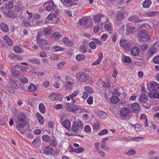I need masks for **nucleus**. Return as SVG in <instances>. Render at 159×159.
<instances>
[{"label":"nucleus","mask_w":159,"mask_h":159,"mask_svg":"<svg viewBox=\"0 0 159 159\" xmlns=\"http://www.w3.org/2000/svg\"><path fill=\"white\" fill-rule=\"evenodd\" d=\"M36 39L37 43L40 48L43 49H46L48 51L50 49V47H47L48 44V42L44 39H40L39 37V34L37 36Z\"/></svg>","instance_id":"1"},{"label":"nucleus","mask_w":159,"mask_h":159,"mask_svg":"<svg viewBox=\"0 0 159 159\" xmlns=\"http://www.w3.org/2000/svg\"><path fill=\"white\" fill-rule=\"evenodd\" d=\"M120 46L123 48L125 51H129L131 47L130 42L128 40L121 39L120 42Z\"/></svg>","instance_id":"2"},{"label":"nucleus","mask_w":159,"mask_h":159,"mask_svg":"<svg viewBox=\"0 0 159 159\" xmlns=\"http://www.w3.org/2000/svg\"><path fill=\"white\" fill-rule=\"evenodd\" d=\"M25 115L23 113H20L19 115L18 125H16V127L18 126V128H19V126L24 127L25 126L26 123L25 119Z\"/></svg>","instance_id":"3"},{"label":"nucleus","mask_w":159,"mask_h":159,"mask_svg":"<svg viewBox=\"0 0 159 159\" xmlns=\"http://www.w3.org/2000/svg\"><path fill=\"white\" fill-rule=\"evenodd\" d=\"M88 75L85 72L80 71L76 74V78L78 81L82 82L86 81Z\"/></svg>","instance_id":"4"},{"label":"nucleus","mask_w":159,"mask_h":159,"mask_svg":"<svg viewBox=\"0 0 159 159\" xmlns=\"http://www.w3.org/2000/svg\"><path fill=\"white\" fill-rule=\"evenodd\" d=\"M147 32V31L145 30H142L138 32V35L140 37L139 39L140 41L146 40L149 39Z\"/></svg>","instance_id":"5"},{"label":"nucleus","mask_w":159,"mask_h":159,"mask_svg":"<svg viewBox=\"0 0 159 159\" xmlns=\"http://www.w3.org/2000/svg\"><path fill=\"white\" fill-rule=\"evenodd\" d=\"M66 82L64 84V88L66 90L71 89L73 84V80L71 78L67 77L66 78Z\"/></svg>","instance_id":"6"},{"label":"nucleus","mask_w":159,"mask_h":159,"mask_svg":"<svg viewBox=\"0 0 159 159\" xmlns=\"http://www.w3.org/2000/svg\"><path fill=\"white\" fill-rule=\"evenodd\" d=\"M47 5L46 7V10L48 11H52L56 8V6L54 5L53 2H46L44 4V6Z\"/></svg>","instance_id":"7"},{"label":"nucleus","mask_w":159,"mask_h":159,"mask_svg":"<svg viewBox=\"0 0 159 159\" xmlns=\"http://www.w3.org/2000/svg\"><path fill=\"white\" fill-rule=\"evenodd\" d=\"M50 97L52 100H61L62 99L63 96L57 93H52L51 94Z\"/></svg>","instance_id":"8"},{"label":"nucleus","mask_w":159,"mask_h":159,"mask_svg":"<svg viewBox=\"0 0 159 159\" xmlns=\"http://www.w3.org/2000/svg\"><path fill=\"white\" fill-rule=\"evenodd\" d=\"M129 109L127 107L122 108L120 110L121 117L123 119L125 118L126 116L129 115Z\"/></svg>","instance_id":"9"},{"label":"nucleus","mask_w":159,"mask_h":159,"mask_svg":"<svg viewBox=\"0 0 159 159\" xmlns=\"http://www.w3.org/2000/svg\"><path fill=\"white\" fill-rule=\"evenodd\" d=\"M79 92L78 91H74L72 93L70 94L69 96L66 97V98L67 101H70V98L72 100V103H74L75 102V101L74 99L73 98L76 96Z\"/></svg>","instance_id":"10"},{"label":"nucleus","mask_w":159,"mask_h":159,"mask_svg":"<svg viewBox=\"0 0 159 159\" xmlns=\"http://www.w3.org/2000/svg\"><path fill=\"white\" fill-rule=\"evenodd\" d=\"M131 108L133 111L136 113H138L140 111V107L136 102H135L132 105Z\"/></svg>","instance_id":"11"},{"label":"nucleus","mask_w":159,"mask_h":159,"mask_svg":"<svg viewBox=\"0 0 159 159\" xmlns=\"http://www.w3.org/2000/svg\"><path fill=\"white\" fill-rule=\"evenodd\" d=\"M54 152L53 149L48 146L45 147L43 149V153L47 155H51Z\"/></svg>","instance_id":"12"},{"label":"nucleus","mask_w":159,"mask_h":159,"mask_svg":"<svg viewBox=\"0 0 159 159\" xmlns=\"http://www.w3.org/2000/svg\"><path fill=\"white\" fill-rule=\"evenodd\" d=\"M159 13L158 11H149L145 12L143 15L145 16L152 17L157 15Z\"/></svg>","instance_id":"13"},{"label":"nucleus","mask_w":159,"mask_h":159,"mask_svg":"<svg viewBox=\"0 0 159 159\" xmlns=\"http://www.w3.org/2000/svg\"><path fill=\"white\" fill-rule=\"evenodd\" d=\"M3 39L5 42L10 46L13 45V43L12 40L7 35L5 36Z\"/></svg>","instance_id":"14"},{"label":"nucleus","mask_w":159,"mask_h":159,"mask_svg":"<svg viewBox=\"0 0 159 159\" xmlns=\"http://www.w3.org/2000/svg\"><path fill=\"white\" fill-rule=\"evenodd\" d=\"M118 1L117 5V7L118 9L122 8L126 5V4L124 2L125 0H118Z\"/></svg>","instance_id":"15"},{"label":"nucleus","mask_w":159,"mask_h":159,"mask_svg":"<svg viewBox=\"0 0 159 159\" xmlns=\"http://www.w3.org/2000/svg\"><path fill=\"white\" fill-rule=\"evenodd\" d=\"M139 50L137 47L133 48L131 50V54L133 56H137L139 53Z\"/></svg>","instance_id":"16"},{"label":"nucleus","mask_w":159,"mask_h":159,"mask_svg":"<svg viewBox=\"0 0 159 159\" xmlns=\"http://www.w3.org/2000/svg\"><path fill=\"white\" fill-rule=\"evenodd\" d=\"M96 113L102 119H105L107 116V114L102 111H97Z\"/></svg>","instance_id":"17"},{"label":"nucleus","mask_w":159,"mask_h":159,"mask_svg":"<svg viewBox=\"0 0 159 159\" xmlns=\"http://www.w3.org/2000/svg\"><path fill=\"white\" fill-rule=\"evenodd\" d=\"M103 54L102 53H100L98 55V58L95 61L93 62V65H95L99 64L101 62L102 59L103 58Z\"/></svg>","instance_id":"18"},{"label":"nucleus","mask_w":159,"mask_h":159,"mask_svg":"<svg viewBox=\"0 0 159 159\" xmlns=\"http://www.w3.org/2000/svg\"><path fill=\"white\" fill-rule=\"evenodd\" d=\"M140 101L142 103H145L148 100V97L145 94L141 95L139 98Z\"/></svg>","instance_id":"19"},{"label":"nucleus","mask_w":159,"mask_h":159,"mask_svg":"<svg viewBox=\"0 0 159 159\" xmlns=\"http://www.w3.org/2000/svg\"><path fill=\"white\" fill-rule=\"evenodd\" d=\"M157 52L156 49L155 47H151L148 52V56H152L155 54Z\"/></svg>","instance_id":"20"},{"label":"nucleus","mask_w":159,"mask_h":159,"mask_svg":"<svg viewBox=\"0 0 159 159\" xmlns=\"http://www.w3.org/2000/svg\"><path fill=\"white\" fill-rule=\"evenodd\" d=\"M0 27L3 31L5 32L8 31L9 30L8 26L6 24L4 23H1L0 24Z\"/></svg>","instance_id":"21"},{"label":"nucleus","mask_w":159,"mask_h":159,"mask_svg":"<svg viewBox=\"0 0 159 159\" xmlns=\"http://www.w3.org/2000/svg\"><path fill=\"white\" fill-rule=\"evenodd\" d=\"M62 41L65 43L68 46H72L73 44V43L68 38L66 37H64Z\"/></svg>","instance_id":"22"},{"label":"nucleus","mask_w":159,"mask_h":159,"mask_svg":"<svg viewBox=\"0 0 159 159\" xmlns=\"http://www.w3.org/2000/svg\"><path fill=\"white\" fill-rule=\"evenodd\" d=\"M14 2L12 1L7 2L5 4V7L7 9H10L13 7Z\"/></svg>","instance_id":"23"},{"label":"nucleus","mask_w":159,"mask_h":159,"mask_svg":"<svg viewBox=\"0 0 159 159\" xmlns=\"http://www.w3.org/2000/svg\"><path fill=\"white\" fill-rule=\"evenodd\" d=\"M151 87L152 90L156 91L158 89L159 87V85L157 83L153 82L151 84Z\"/></svg>","instance_id":"24"},{"label":"nucleus","mask_w":159,"mask_h":159,"mask_svg":"<svg viewBox=\"0 0 159 159\" xmlns=\"http://www.w3.org/2000/svg\"><path fill=\"white\" fill-rule=\"evenodd\" d=\"M36 115L39 123L41 124H43L44 123V119L42 116L38 112L36 113Z\"/></svg>","instance_id":"25"},{"label":"nucleus","mask_w":159,"mask_h":159,"mask_svg":"<svg viewBox=\"0 0 159 159\" xmlns=\"http://www.w3.org/2000/svg\"><path fill=\"white\" fill-rule=\"evenodd\" d=\"M64 48H61L58 46H56L52 47V51L53 52H56L59 51H62L64 50Z\"/></svg>","instance_id":"26"},{"label":"nucleus","mask_w":159,"mask_h":159,"mask_svg":"<svg viewBox=\"0 0 159 159\" xmlns=\"http://www.w3.org/2000/svg\"><path fill=\"white\" fill-rule=\"evenodd\" d=\"M151 2L150 0H145L143 3V7L144 8H148L151 5Z\"/></svg>","instance_id":"27"},{"label":"nucleus","mask_w":159,"mask_h":159,"mask_svg":"<svg viewBox=\"0 0 159 159\" xmlns=\"http://www.w3.org/2000/svg\"><path fill=\"white\" fill-rule=\"evenodd\" d=\"M28 89L30 92H35L37 89L36 86L34 84H31L29 86Z\"/></svg>","instance_id":"28"},{"label":"nucleus","mask_w":159,"mask_h":159,"mask_svg":"<svg viewBox=\"0 0 159 159\" xmlns=\"http://www.w3.org/2000/svg\"><path fill=\"white\" fill-rule=\"evenodd\" d=\"M119 100L118 97L115 96H112L110 98L111 102L115 104L118 103L119 102Z\"/></svg>","instance_id":"29"},{"label":"nucleus","mask_w":159,"mask_h":159,"mask_svg":"<svg viewBox=\"0 0 159 159\" xmlns=\"http://www.w3.org/2000/svg\"><path fill=\"white\" fill-rule=\"evenodd\" d=\"M20 68V70L23 72L26 71L27 70V67L26 66H13L12 69H13L14 68L16 69V68Z\"/></svg>","instance_id":"30"},{"label":"nucleus","mask_w":159,"mask_h":159,"mask_svg":"<svg viewBox=\"0 0 159 159\" xmlns=\"http://www.w3.org/2000/svg\"><path fill=\"white\" fill-rule=\"evenodd\" d=\"M9 81L11 85L14 88L16 89H18L19 86L14 81V80L11 79H10L9 80Z\"/></svg>","instance_id":"31"},{"label":"nucleus","mask_w":159,"mask_h":159,"mask_svg":"<svg viewBox=\"0 0 159 159\" xmlns=\"http://www.w3.org/2000/svg\"><path fill=\"white\" fill-rule=\"evenodd\" d=\"M22 6L20 2H17L16 5L15 7V10L17 12L20 11L21 10Z\"/></svg>","instance_id":"32"},{"label":"nucleus","mask_w":159,"mask_h":159,"mask_svg":"<svg viewBox=\"0 0 159 159\" xmlns=\"http://www.w3.org/2000/svg\"><path fill=\"white\" fill-rule=\"evenodd\" d=\"M61 36L60 33L58 32H55L53 34L52 37L54 38L55 40H57L59 39Z\"/></svg>","instance_id":"33"},{"label":"nucleus","mask_w":159,"mask_h":159,"mask_svg":"<svg viewBox=\"0 0 159 159\" xmlns=\"http://www.w3.org/2000/svg\"><path fill=\"white\" fill-rule=\"evenodd\" d=\"M72 130L74 133L77 132L78 130V127L77 125V123L75 122L73 123L72 127L71 128Z\"/></svg>","instance_id":"34"},{"label":"nucleus","mask_w":159,"mask_h":159,"mask_svg":"<svg viewBox=\"0 0 159 159\" xmlns=\"http://www.w3.org/2000/svg\"><path fill=\"white\" fill-rule=\"evenodd\" d=\"M70 106V108H69L68 109V111H69L72 112L75 111H77L79 109V107L77 106L71 105Z\"/></svg>","instance_id":"35"},{"label":"nucleus","mask_w":159,"mask_h":159,"mask_svg":"<svg viewBox=\"0 0 159 159\" xmlns=\"http://www.w3.org/2000/svg\"><path fill=\"white\" fill-rule=\"evenodd\" d=\"M63 125L66 129L70 128V125L69 121L67 120H65L63 122Z\"/></svg>","instance_id":"36"},{"label":"nucleus","mask_w":159,"mask_h":159,"mask_svg":"<svg viewBox=\"0 0 159 159\" xmlns=\"http://www.w3.org/2000/svg\"><path fill=\"white\" fill-rule=\"evenodd\" d=\"M128 20L130 21L134 22H139L140 21L139 20H137V16H132L130 17L129 18Z\"/></svg>","instance_id":"37"},{"label":"nucleus","mask_w":159,"mask_h":159,"mask_svg":"<svg viewBox=\"0 0 159 159\" xmlns=\"http://www.w3.org/2000/svg\"><path fill=\"white\" fill-rule=\"evenodd\" d=\"M124 17V15L123 13L119 12L116 14V19L118 20H121Z\"/></svg>","instance_id":"38"},{"label":"nucleus","mask_w":159,"mask_h":159,"mask_svg":"<svg viewBox=\"0 0 159 159\" xmlns=\"http://www.w3.org/2000/svg\"><path fill=\"white\" fill-rule=\"evenodd\" d=\"M39 109L40 112L43 114L45 111V108L44 105L43 103H40L39 105Z\"/></svg>","instance_id":"39"},{"label":"nucleus","mask_w":159,"mask_h":159,"mask_svg":"<svg viewBox=\"0 0 159 159\" xmlns=\"http://www.w3.org/2000/svg\"><path fill=\"white\" fill-rule=\"evenodd\" d=\"M19 80L20 82L23 83H26L28 81L27 78L23 76H20L19 78Z\"/></svg>","instance_id":"40"},{"label":"nucleus","mask_w":159,"mask_h":159,"mask_svg":"<svg viewBox=\"0 0 159 159\" xmlns=\"http://www.w3.org/2000/svg\"><path fill=\"white\" fill-rule=\"evenodd\" d=\"M22 48L19 46H16L13 48V50L17 53L22 52Z\"/></svg>","instance_id":"41"},{"label":"nucleus","mask_w":159,"mask_h":159,"mask_svg":"<svg viewBox=\"0 0 159 159\" xmlns=\"http://www.w3.org/2000/svg\"><path fill=\"white\" fill-rule=\"evenodd\" d=\"M103 17V16L101 14H98L94 17V20L96 22H99L101 21V18Z\"/></svg>","instance_id":"42"},{"label":"nucleus","mask_w":159,"mask_h":159,"mask_svg":"<svg viewBox=\"0 0 159 159\" xmlns=\"http://www.w3.org/2000/svg\"><path fill=\"white\" fill-rule=\"evenodd\" d=\"M88 22V20L86 18L81 19L80 20V25H82L84 26Z\"/></svg>","instance_id":"43"},{"label":"nucleus","mask_w":159,"mask_h":159,"mask_svg":"<svg viewBox=\"0 0 159 159\" xmlns=\"http://www.w3.org/2000/svg\"><path fill=\"white\" fill-rule=\"evenodd\" d=\"M6 16L8 17L12 18H14L15 16L14 12L11 10L8 11L6 14Z\"/></svg>","instance_id":"44"},{"label":"nucleus","mask_w":159,"mask_h":159,"mask_svg":"<svg viewBox=\"0 0 159 159\" xmlns=\"http://www.w3.org/2000/svg\"><path fill=\"white\" fill-rule=\"evenodd\" d=\"M19 71L16 70H13L12 71V75L16 78L18 77L19 76Z\"/></svg>","instance_id":"45"},{"label":"nucleus","mask_w":159,"mask_h":159,"mask_svg":"<svg viewBox=\"0 0 159 159\" xmlns=\"http://www.w3.org/2000/svg\"><path fill=\"white\" fill-rule=\"evenodd\" d=\"M84 89L86 91L85 92L88 93H92L93 92V90L92 88L90 87L89 86H86L84 88Z\"/></svg>","instance_id":"46"},{"label":"nucleus","mask_w":159,"mask_h":159,"mask_svg":"<svg viewBox=\"0 0 159 159\" xmlns=\"http://www.w3.org/2000/svg\"><path fill=\"white\" fill-rule=\"evenodd\" d=\"M42 139L43 141L48 142L50 140L51 138L47 135H45L42 136Z\"/></svg>","instance_id":"47"},{"label":"nucleus","mask_w":159,"mask_h":159,"mask_svg":"<svg viewBox=\"0 0 159 159\" xmlns=\"http://www.w3.org/2000/svg\"><path fill=\"white\" fill-rule=\"evenodd\" d=\"M22 24L23 26L27 27H29L31 26L30 23L26 19H25L23 20Z\"/></svg>","instance_id":"48"},{"label":"nucleus","mask_w":159,"mask_h":159,"mask_svg":"<svg viewBox=\"0 0 159 159\" xmlns=\"http://www.w3.org/2000/svg\"><path fill=\"white\" fill-rule=\"evenodd\" d=\"M43 32L45 34V35L50 34L51 32V29L50 28H45L43 30Z\"/></svg>","instance_id":"49"},{"label":"nucleus","mask_w":159,"mask_h":159,"mask_svg":"<svg viewBox=\"0 0 159 159\" xmlns=\"http://www.w3.org/2000/svg\"><path fill=\"white\" fill-rule=\"evenodd\" d=\"M75 58L78 61H83L84 59V56L83 55H78L76 56Z\"/></svg>","instance_id":"50"},{"label":"nucleus","mask_w":159,"mask_h":159,"mask_svg":"<svg viewBox=\"0 0 159 159\" xmlns=\"http://www.w3.org/2000/svg\"><path fill=\"white\" fill-rule=\"evenodd\" d=\"M104 28L110 34L111 33V28L110 24H105L104 26Z\"/></svg>","instance_id":"51"},{"label":"nucleus","mask_w":159,"mask_h":159,"mask_svg":"<svg viewBox=\"0 0 159 159\" xmlns=\"http://www.w3.org/2000/svg\"><path fill=\"white\" fill-rule=\"evenodd\" d=\"M5 88L10 93L14 94L15 93V91L13 89L11 88L8 85H5Z\"/></svg>","instance_id":"52"},{"label":"nucleus","mask_w":159,"mask_h":159,"mask_svg":"<svg viewBox=\"0 0 159 159\" xmlns=\"http://www.w3.org/2000/svg\"><path fill=\"white\" fill-rule=\"evenodd\" d=\"M56 16V15L54 13H51L47 17V19L48 20L51 21L52 20L53 18H55Z\"/></svg>","instance_id":"53"},{"label":"nucleus","mask_w":159,"mask_h":159,"mask_svg":"<svg viewBox=\"0 0 159 159\" xmlns=\"http://www.w3.org/2000/svg\"><path fill=\"white\" fill-rule=\"evenodd\" d=\"M80 50L82 52L84 53L87 51V48L86 46L83 45L80 47Z\"/></svg>","instance_id":"54"},{"label":"nucleus","mask_w":159,"mask_h":159,"mask_svg":"<svg viewBox=\"0 0 159 159\" xmlns=\"http://www.w3.org/2000/svg\"><path fill=\"white\" fill-rule=\"evenodd\" d=\"M108 139V138L107 137L103 139L102 140L101 142V147L102 149H104L105 143H106V140Z\"/></svg>","instance_id":"55"},{"label":"nucleus","mask_w":159,"mask_h":159,"mask_svg":"<svg viewBox=\"0 0 159 159\" xmlns=\"http://www.w3.org/2000/svg\"><path fill=\"white\" fill-rule=\"evenodd\" d=\"M30 62L32 63L39 65L40 64V61L37 59H32L30 60Z\"/></svg>","instance_id":"56"},{"label":"nucleus","mask_w":159,"mask_h":159,"mask_svg":"<svg viewBox=\"0 0 159 159\" xmlns=\"http://www.w3.org/2000/svg\"><path fill=\"white\" fill-rule=\"evenodd\" d=\"M90 47L92 49H95L97 47L96 43L94 41L91 42L89 43Z\"/></svg>","instance_id":"57"},{"label":"nucleus","mask_w":159,"mask_h":159,"mask_svg":"<svg viewBox=\"0 0 159 159\" xmlns=\"http://www.w3.org/2000/svg\"><path fill=\"white\" fill-rule=\"evenodd\" d=\"M57 143L56 139H52L50 142V145L53 147H55L57 145Z\"/></svg>","instance_id":"58"},{"label":"nucleus","mask_w":159,"mask_h":159,"mask_svg":"<svg viewBox=\"0 0 159 159\" xmlns=\"http://www.w3.org/2000/svg\"><path fill=\"white\" fill-rule=\"evenodd\" d=\"M124 58L123 61L125 63H130L132 60L129 57L127 56H124Z\"/></svg>","instance_id":"59"},{"label":"nucleus","mask_w":159,"mask_h":159,"mask_svg":"<svg viewBox=\"0 0 159 159\" xmlns=\"http://www.w3.org/2000/svg\"><path fill=\"white\" fill-rule=\"evenodd\" d=\"M76 123L78 127L82 129L83 128L84 126L82 124V123L81 122L80 120H78L77 122Z\"/></svg>","instance_id":"60"},{"label":"nucleus","mask_w":159,"mask_h":159,"mask_svg":"<svg viewBox=\"0 0 159 159\" xmlns=\"http://www.w3.org/2000/svg\"><path fill=\"white\" fill-rule=\"evenodd\" d=\"M98 85L99 86H103V87H104V86H105V87L106 86L105 85V83H104L102 80H99L98 81Z\"/></svg>","instance_id":"61"},{"label":"nucleus","mask_w":159,"mask_h":159,"mask_svg":"<svg viewBox=\"0 0 159 159\" xmlns=\"http://www.w3.org/2000/svg\"><path fill=\"white\" fill-rule=\"evenodd\" d=\"M143 139V137H136L132 138V140L136 142H139L142 140Z\"/></svg>","instance_id":"62"},{"label":"nucleus","mask_w":159,"mask_h":159,"mask_svg":"<svg viewBox=\"0 0 159 159\" xmlns=\"http://www.w3.org/2000/svg\"><path fill=\"white\" fill-rule=\"evenodd\" d=\"M83 151V149L81 147H79L75 149L74 152L76 153H79Z\"/></svg>","instance_id":"63"},{"label":"nucleus","mask_w":159,"mask_h":159,"mask_svg":"<svg viewBox=\"0 0 159 159\" xmlns=\"http://www.w3.org/2000/svg\"><path fill=\"white\" fill-rule=\"evenodd\" d=\"M153 61L155 63H159V56H157L153 59Z\"/></svg>","instance_id":"64"}]
</instances>
